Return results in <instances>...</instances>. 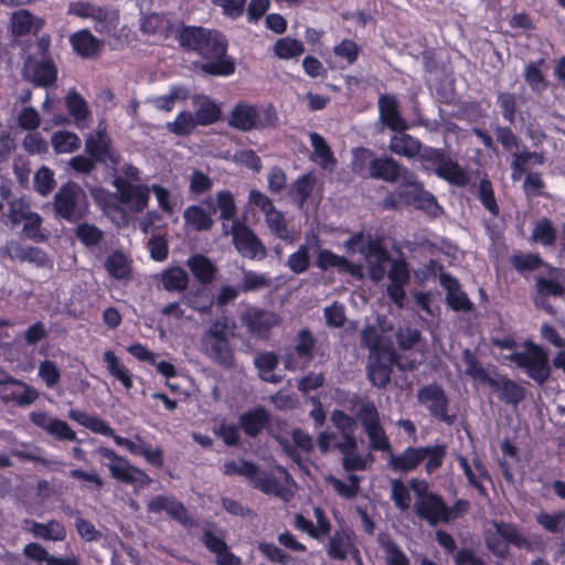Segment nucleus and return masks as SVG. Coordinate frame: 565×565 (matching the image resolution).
<instances>
[{"instance_id": "2f4dec72", "label": "nucleus", "mask_w": 565, "mask_h": 565, "mask_svg": "<svg viewBox=\"0 0 565 565\" xmlns=\"http://www.w3.org/2000/svg\"><path fill=\"white\" fill-rule=\"evenodd\" d=\"M73 50L82 57H92L100 51L102 42L90 31L84 29L70 36Z\"/></svg>"}, {"instance_id": "a211bd4d", "label": "nucleus", "mask_w": 565, "mask_h": 565, "mask_svg": "<svg viewBox=\"0 0 565 565\" xmlns=\"http://www.w3.org/2000/svg\"><path fill=\"white\" fill-rule=\"evenodd\" d=\"M241 321L250 333L264 338L271 328L280 323V318L273 311L248 307L242 313Z\"/></svg>"}, {"instance_id": "412c9836", "label": "nucleus", "mask_w": 565, "mask_h": 565, "mask_svg": "<svg viewBox=\"0 0 565 565\" xmlns=\"http://www.w3.org/2000/svg\"><path fill=\"white\" fill-rule=\"evenodd\" d=\"M39 397V392L29 384L14 377L0 390V398L4 403H14L17 406L26 407Z\"/></svg>"}, {"instance_id": "7c9ffc66", "label": "nucleus", "mask_w": 565, "mask_h": 565, "mask_svg": "<svg viewBox=\"0 0 565 565\" xmlns=\"http://www.w3.org/2000/svg\"><path fill=\"white\" fill-rule=\"evenodd\" d=\"M193 104L196 107L194 117L199 125L209 126L216 122L221 117V108L205 95L193 96Z\"/></svg>"}, {"instance_id": "c85d7f7f", "label": "nucleus", "mask_w": 565, "mask_h": 565, "mask_svg": "<svg viewBox=\"0 0 565 565\" xmlns=\"http://www.w3.org/2000/svg\"><path fill=\"white\" fill-rule=\"evenodd\" d=\"M86 151L97 161L116 163V156L113 153L107 135L98 130L96 135H90L85 142Z\"/></svg>"}, {"instance_id": "79ce46f5", "label": "nucleus", "mask_w": 565, "mask_h": 565, "mask_svg": "<svg viewBox=\"0 0 565 565\" xmlns=\"http://www.w3.org/2000/svg\"><path fill=\"white\" fill-rule=\"evenodd\" d=\"M511 264L519 273L533 271L544 265L542 257L534 253H519L511 257ZM550 268V273L557 271L558 269L545 264Z\"/></svg>"}, {"instance_id": "7ed1b4c3", "label": "nucleus", "mask_w": 565, "mask_h": 565, "mask_svg": "<svg viewBox=\"0 0 565 565\" xmlns=\"http://www.w3.org/2000/svg\"><path fill=\"white\" fill-rule=\"evenodd\" d=\"M227 44L222 34L211 31L202 46L199 55L205 62L199 68L209 75L230 76L235 72V63L226 55Z\"/></svg>"}, {"instance_id": "39448f33", "label": "nucleus", "mask_w": 565, "mask_h": 565, "mask_svg": "<svg viewBox=\"0 0 565 565\" xmlns=\"http://www.w3.org/2000/svg\"><path fill=\"white\" fill-rule=\"evenodd\" d=\"M95 452L107 461L102 463L107 467L110 476L121 482L134 486L135 488H145L151 482V478L140 468L130 465L125 458L107 447H98Z\"/></svg>"}, {"instance_id": "4468645a", "label": "nucleus", "mask_w": 565, "mask_h": 565, "mask_svg": "<svg viewBox=\"0 0 565 565\" xmlns=\"http://www.w3.org/2000/svg\"><path fill=\"white\" fill-rule=\"evenodd\" d=\"M377 109L379 119L375 128L379 132H383L385 128L395 134L406 130L407 124L399 113V103L394 95H381L377 102Z\"/></svg>"}, {"instance_id": "9b49d317", "label": "nucleus", "mask_w": 565, "mask_h": 565, "mask_svg": "<svg viewBox=\"0 0 565 565\" xmlns=\"http://www.w3.org/2000/svg\"><path fill=\"white\" fill-rule=\"evenodd\" d=\"M25 79L38 87H50L57 79V67L51 56L29 55L24 62Z\"/></svg>"}, {"instance_id": "f704fd0d", "label": "nucleus", "mask_w": 565, "mask_h": 565, "mask_svg": "<svg viewBox=\"0 0 565 565\" xmlns=\"http://www.w3.org/2000/svg\"><path fill=\"white\" fill-rule=\"evenodd\" d=\"M211 30L201 26H183L175 32V36L182 47L193 50L200 53V46L203 45Z\"/></svg>"}, {"instance_id": "6ab92c4d", "label": "nucleus", "mask_w": 565, "mask_h": 565, "mask_svg": "<svg viewBox=\"0 0 565 565\" xmlns=\"http://www.w3.org/2000/svg\"><path fill=\"white\" fill-rule=\"evenodd\" d=\"M395 361L394 350H382L369 355L367 375L373 385L383 387L390 382Z\"/></svg>"}, {"instance_id": "e2e57ef3", "label": "nucleus", "mask_w": 565, "mask_h": 565, "mask_svg": "<svg viewBox=\"0 0 565 565\" xmlns=\"http://www.w3.org/2000/svg\"><path fill=\"white\" fill-rule=\"evenodd\" d=\"M356 405V416L364 429L380 425L379 412L373 402L361 398Z\"/></svg>"}, {"instance_id": "bb28decb", "label": "nucleus", "mask_w": 565, "mask_h": 565, "mask_svg": "<svg viewBox=\"0 0 565 565\" xmlns=\"http://www.w3.org/2000/svg\"><path fill=\"white\" fill-rule=\"evenodd\" d=\"M4 253L12 259L28 262L39 267L47 265V256L42 249L33 246H23L15 241L6 244Z\"/></svg>"}, {"instance_id": "cd10ccee", "label": "nucleus", "mask_w": 565, "mask_h": 565, "mask_svg": "<svg viewBox=\"0 0 565 565\" xmlns=\"http://www.w3.org/2000/svg\"><path fill=\"white\" fill-rule=\"evenodd\" d=\"M494 382L497 384L489 386L498 393L501 402L516 406L525 398V388L508 376L494 379Z\"/></svg>"}, {"instance_id": "052dcab7", "label": "nucleus", "mask_w": 565, "mask_h": 565, "mask_svg": "<svg viewBox=\"0 0 565 565\" xmlns=\"http://www.w3.org/2000/svg\"><path fill=\"white\" fill-rule=\"evenodd\" d=\"M316 185V178L313 174L307 173L300 178H298L291 185L290 195L295 198L299 202V205L302 206L307 201L308 196L311 194L313 188Z\"/></svg>"}, {"instance_id": "4be33fe9", "label": "nucleus", "mask_w": 565, "mask_h": 565, "mask_svg": "<svg viewBox=\"0 0 565 565\" xmlns=\"http://www.w3.org/2000/svg\"><path fill=\"white\" fill-rule=\"evenodd\" d=\"M21 527L24 532L32 534L34 537L53 542L64 541L67 533L64 524L55 519L49 520L45 523L24 519Z\"/></svg>"}, {"instance_id": "de8ad7c7", "label": "nucleus", "mask_w": 565, "mask_h": 565, "mask_svg": "<svg viewBox=\"0 0 565 565\" xmlns=\"http://www.w3.org/2000/svg\"><path fill=\"white\" fill-rule=\"evenodd\" d=\"M477 196L482 204V206L493 216H498L500 213V207L495 199L493 185L491 181L484 177L480 179Z\"/></svg>"}, {"instance_id": "8fccbe9b", "label": "nucleus", "mask_w": 565, "mask_h": 565, "mask_svg": "<svg viewBox=\"0 0 565 565\" xmlns=\"http://www.w3.org/2000/svg\"><path fill=\"white\" fill-rule=\"evenodd\" d=\"M352 550V541L349 534L335 532L328 544V555L333 559H345Z\"/></svg>"}, {"instance_id": "a878e982", "label": "nucleus", "mask_w": 565, "mask_h": 565, "mask_svg": "<svg viewBox=\"0 0 565 565\" xmlns=\"http://www.w3.org/2000/svg\"><path fill=\"white\" fill-rule=\"evenodd\" d=\"M43 25V19L32 14L26 9L14 11L10 19V29L12 34L15 36L36 34Z\"/></svg>"}, {"instance_id": "4c0bfd02", "label": "nucleus", "mask_w": 565, "mask_h": 565, "mask_svg": "<svg viewBox=\"0 0 565 565\" xmlns=\"http://www.w3.org/2000/svg\"><path fill=\"white\" fill-rule=\"evenodd\" d=\"M186 265L193 276L201 282H210L216 271L215 265L205 256L195 254L186 260Z\"/></svg>"}, {"instance_id": "c756f323", "label": "nucleus", "mask_w": 565, "mask_h": 565, "mask_svg": "<svg viewBox=\"0 0 565 565\" xmlns=\"http://www.w3.org/2000/svg\"><path fill=\"white\" fill-rule=\"evenodd\" d=\"M317 266L322 270L334 267L342 273H349L352 276L362 277V267L360 265L351 264L347 258L338 256L328 249H321L319 252Z\"/></svg>"}, {"instance_id": "72a5a7b5", "label": "nucleus", "mask_w": 565, "mask_h": 565, "mask_svg": "<svg viewBox=\"0 0 565 565\" xmlns=\"http://www.w3.org/2000/svg\"><path fill=\"white\" fill-rule=\"evenodd\" d=\"M545 162V157L542 152L536 151H521L513 154L511 163L512 179L516 180L522 174L529 173L530 166H542Z\"/></svg>"}, {"instance_id": "c9c22d12", "label": "nucleus", "mask_w": 565, "mask_h": 565, "mask_svg": "<svg viewBox=\"0 0 565 565\" xmlns=\"http://www.w3.org/2000/svg\"><path fill=\"white\" fill-rule=\"evenodd\" d=\"M309 138L313 148V160L323 169L332 170L337 161L326 139L318 132H310Z\"/></svg>"}, {"instance_id": "aec40b11", "label": "nucleus", "mask_w": 565, "mask_h": 565, "mask_svg": "<svg viewBox=\"0 0 565 565\" xmlns=\"http://www.w3.org/2000/svg\"><path fill=\"white\" fill-rule=\"evenodd\" d=\"M565 295L564 286L556 279L537 276L535 278V295L533 303L536 309H542L548 315H554L555 310L548 301V297L562 298Z\"/></svg>"}, {"instance_id": "423d86ee", "label": "nucleus", "mask_w": 565, "mask_h": 565, "mask_svg": "<svg viewBox=\"0 0 565 565\" xmlns=\"http://www.w3.org/2000/svg\"><path fill=\"white\" fill-rule=\"evenodd\" d=\"M426 162L430 163L438 178L450 185L465 188L470 183L468 171L443 149L426 147Z\"/></svg>"}, {"instance_id": "3c124183", "label": "nucleus", "mask_w": 565, "mask_h": 565, "mask_svg": "<svg viewBox=\"0 0 565 565\" xmlns=\"http://www.w3.org/2000/svg\"><path fill=\"white\" fill-rule=\"evenodd\" d=\"M254 364L259 371V375L264 381L271 383L279 382V377L273 374V371L278 364V358L275 353L263 352L258 354L254 360Z\"/></svg>"}, {"instance_id": "b1692460", "label": "nucleus", "mask_w": 565, "mask_h": 565, "mask_svg": "<svg viewBox=\"0 0 565 565\" xmlns=\"http://www.w3.org/2000/svg\"><path fill=\"white\" fill-rule=\"evenodd\" d=\"M200 351L220 365H232L233 352L230 342L202 334L200 338Z\"/></svg>"}, {"instance_id": "f03ea898", "label": "nucleus", "mask_w": 565, "mask_h": 565, "mask_svg": "<svg viewBox=\"0 0 565 565\" xmlns=\"http://www.w3.org/2000/svg\"><path fill=\"white\" fill-rule=\"evenodd\" d=\"M277 120V113L273 106L259 107L239 102L231 110L227 124L239 131H250L273 128Z\"/></svg>"}, {"instance_id": "603ef678", "label": "nucleus", "mask_w": 565, "mask_h": 565, "mask_svg": "<svg viewBox=\"0 0 565 565\" xmlns=\"http://www.w3.org/2000/svg\"><path fill=\"white\" fill-rule=\"evenodd\" d=\"M185 223L196 231L209 230L213 221L205 210L199 205H191L183 212Z\"/></svg>"}, {"instance_id": "864d4df0", "label": "nucleus", "mask_w": 565, "mask_h": 565, "mask_svg": "<svg viewBox=\"0 0 565 565\" xmlns=\"http://www.w3.org/2000/svg\"><path fill=\"white\" fill-rule=\"evenodd\" d=\"M273 51L278 58L290 60L300 56L305 47L300 41L286 36L274 44Z\"/></svg>"}, {"instance_id": "393cba45", "label": "nucleus", "mask_w": 565, "mask_h": 565, "mask_svg": "<svg viewBox=\"0 0 565 565\" xmlns=\"http://www.w3.org/2000/svg\"><path fill=\"white\" fill-rule=\"evenodd\" d=\"M179 21L167 14L151 13L140 20V29L146 34L160 35L164 39L177 32Z\"/></svg>"}, {"instance_id": "20e7f679", "label": "nucleus", "mask_w": 565, "mask_h": 565, "mask_svg": "<svg viewBox=\"0 0 565 565\" xmlns=\"http://www.w3.org/2000/svg\"><path fill=\"white\" fill-rule=\"evenodd\" d=\"M524 351H514L507 356L539 385L545 384L551 376V365L546 351L531 340L523 343Z\"/></svg>"}, {"instance_id": "37998d69", "label": "nucleus", "mask_w": 565, "mask_h": 565, "mask_svg": "<svg viewBox=\"0 0 565 565\" xmlns=\"http://www.w3.org/2000/svg\"><path fill=\"white\" fill-rule=\"evenodd\" d=\"M236 329L235 321L225 315L218 317L202 334L230 342Z\"/></svg>"}, {"instance_id": "09e8293b", "label": "nucleus", "mask_w": 565, "mask_h": 565, "mask_svg": "<svg viewBox=\"0 0 565 565\" xmlns=\"http://www.w3.org/2000/svg\"><path fill=\"white\" fill-rule=\"evenodd\" d=\"M107 370L111 376L117 379L126 390L132 387V379L129 371L120 363L119 359L113 351H106L103 356Z\"/></svg>"}, {"instance_id": "f3484780", "label": "nucleus", "mask_w": 565, "mask_h": 565, "mask_svg": "<svg viewBox=\"0 0 565 565\" xmlns=\"http://www.w3.org/2000/svg\"><path fill=\"white\" fill-rule=\"evenodd\" d=\"M426 403L431 417L439 423L451 426L457 420L456 413H449V398L444 388L436 385H426Z\"/></svg>"}, {"instance_id": "2eb2a0df", "label": "nucleus", "mask_w": 565, "mask_h": 565, "mask_svg": "<svg viewBox=\"0 0 565 565\" xmlns=\"http://www.w3.org/2000/svg\"><path fill=\"white\" fill-rule=\"evenodd\" d=\"M228 234V232H225ZM233 236V243L241 255L246 258H264L266 248L256 237V235L244 224L233 221L230 230Z\"/></svg>"}, {"instance_id": "f8f14e48", "label": "nucleus", "mask_w": 565, "mask_h": 565, "mask_svg": "<svg viewBox=\"0 0 565 565\" xmlns=\"http://www.w3.org/2000/svg\"><path fill=\"white\" fill-rule=\"evenodd\" d=\"M118 202L131 213L142 212L149 204L150 186L143 183L127 184L121 179H114Z\"/></svg>"}, {"instance_id": "c03bdc74", "label": "nucleus", "mask_w": 565, "mask_h": 565, "mask_svg": "<svg viewBox=\"0 0 565 565\" xmlns=\"http://www.w3.org/2000/svg\"><path fill=\"white\" fill-rule=\"evenodd\" d=\"M161 284L168 291H183L189 284V276L181 267H171L161 274Z\"/></svg>"}, {"instance_id": "338daca9", "label": "nucleus", "mask_w": 565, "mask_h": 565, "mask_svg": "<svg viewBox=\"0 0 565 565\" xmlns=\"http://www.w3.org/2000/svg\"><path fill=\"white\" fill-rule=\"evenodd\" d=\"M532 239L544 246H552L555 243L556 231L548 218L544 217L535 224Z\"/></svg>"}, {"instance_id": "f257e3e1", "label": "nucleus", "mask_w": 565, "mask_h": 565, "mask_svg": "<svg viewBox=\"0 0 565 565\" xmlns=\"http://www.w3.org/2000/svg\"><path fill=\"white\" fill-rule=\"evenodd\" d=\"M361 253L369 264L370 276L373 280L380 281L386 275L390 277L391 285L387 287V292L394 302L399 305L404 298L402 287L408 280L406 264L390 258L381 244L371 239L362 245Z\"/></svg>"}, {"instance_id": "dca6fc26", "label": "nucleus", "mask_w": 565, "mask_h": 565, "mask_svg": "<svg viewBox=\"0 0 565 565\" xmlns=\"http://www.w3.org/2000/svg\"><path fill=\"white\" fill-rule=\"evenodd\" d=\"M439 285L446 291V303L456 312H471L475 309L473 302L468 295L461 290L459 280L444 270L439 274Z\"/></svg>"}, {"instance_id": "9d476101", "label": "nucleus", "mask_w": 565, "mask_h": 565, "mask_svg": "<svg viewBox=\"0 0 565 565\" xmlns=\"http://www.w3.org/2000/svg\"><path fill=\"white\" fill-rule=\"evenodd\" d=\"M67 12L82 19H92L95 22L96 31L100 33H110L116 29L118 22L116 12L87 1H72Z\"/></svg>"}, {"instance_id": "0eeeda50", "label": "nucleus", "mask_w": 565, "mask_h": 565, "mask_svg": "<svg viewBox=\"0 0 565 565\" xmlns=\"http://www.w3.org/2000/svg\"><path fill=\"white\" fill-rule=\"evenodd\" d=\"M54 210L64 220L77 222L88 210L85 192L78 184H64L54 195Z\"/></svg>"}, {"instance_id": "6e6d98bb", "label": "nucleus", "mask_w": 565, "mask_h": 565, "mask_svg": "<svg viewBox=\"0 0 565 565\" xmlns=\"http://www.w3.org/2000/svg\"><path fill=\"white\" fill-rule=\"evenodd\" d=\"M463 362L466 365V374L475 380H479L486 384H497L494 377H491L487 370L481 365L478 359L470 352L465 350Z\"/></svg>"}, {"instance_id": "4d7b16f0", "label": "nucleus", "mask_w": 565, "mask_h": 565, "mask_svg": "<svg viewBox=\"0 0 565 565\" xmlns=\"http://www.w3.org/2000/svg\"><path fill=\"white\" fill-rule=\"evenodd\" d=\"M30 204L23 199H15L9 202L8 212L4 214L6 222L18 226L32 213Z\"/></svg>"}, {"instance_id": "5701e85b", "label": "nucleus", "mask_w": 565, "mask_h": 565, "mask_svg": "<svg viewBox=\"0 0 565 565\" xmlns=\"http://www.w3.org/2000/svg\"><path fill=\"white\" fill-rule=\"evenodd\" d=\"M147 511L150 513L166 512L183 525L191 523L184 505L172 495H156L151 498L147 503Z\"/></svg>"}, {"instance_id": "ea45409f", "label": "nucleus", "mask_w": 565, "mask_h": 565, "mask_svg": "<svg viewBox=\"0 0 565 565\" xmlns=\"http://www.w3.org/2000/svg\"><path fill=\"white\" fill-rule=\"evenodd\" d=\"M267 420L268 415L264 408L245 413L239 418L243 430L250 437L257 436L265 427Z\"/></svg>"}, {"instance_id": "a19ab883", "label": "nucleus", "mask_w": 565, "mask_h": 565, "mask_svg": "<svg viewBox=\"0 0 565 565\" xmlns=\"http://www.w3.org/2000/svg\"><path fill=\"white\" fill-rule=\"evenodd\" d=\"M190 96L189 89L182 86H173L169 93L149 99V103L159 110L171 111L175 102H183Z\"/></svg>"}, {"instance_id": "680f3d73", "label": "nucleus", "mask_w": 565, "mask_h": 565, "mask_svg": "<svg viewBox=\"0 0 565 565\" xmlns=\"http://www.w3.org/2000/svg\"><path fill=\"white\" fill-rule=\"evenodd\" d=\"M242 274V290L245 292L262 290L271 285V278L267 274L253 270H243Z\"/></svg>"}, {"instance_id": "1a4fd4ad", "label": "nucleus", "mask_w": 565, "mask_h": 565, "mask_svg": "<svg viewBox=\"0 0 565 565\" xmlns=\"http://www.w3.org/2000/svg\"><path fill=\"white\" fill-rule=\"evenodd\" d=\"M353 156V170L358 173H364L365 164L369 163V175L372 178L393 182L399 177L401 168L392 158H373L372 152L363 148L356 149Z\"/></svg>"}, {"instance_id": "bf43d9fd", "label": "nucleus", "mask_w": 565, "mask_h": 565, "mask_svg": "<svg viewBox=\"0 0 565 565\" xmlns=\"http://www.w3.org/2000/svg\"><path fill=\"white\" fill-rule=\"evenodd\" d=\"M198 125L192 113L181 111L173 121L167 124V129L177 136H186L190 135Z\"/></svg>"}, {"instance_id": "5fc2aeb1", "label": "nucleus", "mask_w": 565, "mask_h": 565, "mask_svg": "<svg viewBox=\"0 0 565 565\" xmlns=\"http://www.w3.org/2000/svg\"><path fill=\"white\" fill-rule=\"evenodd\" d=\"M52 147L56 153H71L81 147V139L71 131H57L52 136Z\"/></svg>"}, {"instance_id": "e433bc0d", "label": "nucleus", "mask_w": 565, "mask_h": 565, "mask_svg": "<svg viewBox=\"0 0 565 565\" xmlns=\"http://www.w3.org/2000/svg\"><path fill=\"white\" fill-rule=\"evenodd\" d=\"M361 343L370 350V355L382 350H394L391 341L375 326H367L361 331Z\"/></svg>"}, {"instance_id": "0e129e2a", "label": "nucleus", "mask_w": 565, "mask_h": 565, "mask_svg": "<svg viewBox=\"0 0 565 565\" xmlns=\"http://www.w3.org/2000/svg\"><path fill=\"white\" fill-rule=\"evenodd\" d=\"M536 522L547 532L557 534L565 529V511L555 513L542 512L537 514Z\"/></svg>"}, {"instance_id": "69168bd1", "label": "nucleus", "mask_w": 565, "mask_h": 565, "mask_svg": "<svg viewBox=\"0 0 565 565\" xmlns=\"http://www.w3.org/2000/svg\"><path fill=\"white\" fill-rule=\"evenodd\" d=\"M310 265V247L307 244H302L299 248L292 253L286 263V266L294 274L305 273Z\"/></svg>"}, {"instance_id": "ddd939ff", "label": "nucleus", "mask_w": 565, "mask_h": 565, "mask_svg": "<svg viewBox=\"0 0 565 565\" xmlns=\"http://www.w3.org/2000/svg\"><path fill=\"white\" fill-rule=\"evenodd\" d=\"M277 472L279 476H276L273 472L260 473L257 470L252 483L256 489L260 490L265 494L288 501L292 497V492L290 490V476L286 469L281 467L277 468Z\"/></svg>"}, {"instance_id": "6e6552de", "label": "nucleus", "mask_w": 565, "mask_h": 565, "mask_svg": "<svg viewBox=\"0 0 565 565\" xmlns=\"http://www.w3.org/2000/svg\"><path fill=\"white\" fill-rule=\"evenodd\" d=\"M427 489L426 483V523L429 525L448 524L468 513V500L458 499L452 507H448L441 495L428 492Z\"/></svg>"}, {"instance_id": "49530a36", "label": "nucleus", "mask_w": 565, "mask_h": 565, "mask_svg": "<svg viewBox=\"0 0 565 565\" xmlns=\"http://www.w3.org/2000/svg\"><path fill=\"white\" fill-rule=\"evenodd\" d=\"M65 104L68 113L76 120L77 126L82 127V122L86 120L90 115L86 100L79 93L71 89L65 97Z\"/></svg>"}, {"instance_id": "473e14b6", "label": "nucleus", "mask_w": 565, "mask_h": 565, "mask_svg": "<svg viewBox=\"0 0 565 565\" xmlns=\"http://www.w3.org/2000/svg\"><path fill=\"white\" fill-rule=\"evenodd\" d=\"M388 467L394 471L408 472L424 460V449L408 447L399 455L390 452Z\"/></svg>"}, {"instance_id": "a18cd8bd", "label": "nucleus", "mask_w": 565, "mask_h": 565, "mask_svg": "<svg viewBox=\"0 0 565 565\" xmlns=\"http://www.w3.org/2000/svg\"><path fill=\"white\" fill-rule=\"evenodd\" d=\"M390 149L397 154L412 158L419 152L420 142L404 131L396 132L392 137Z\"/></svg>"}, {"instance_id": "774afa93", "label": "nucleus", "mask_w": 565, "mask_h": 565, "mask_svg": "<svg viewBox=\"0 0 565 565\" xmlns=\"http://www.w3.org/2000/svg\"><path fill=\"white\" fill-rule=\"evenodd\" d=\"M76 237L85 246H95L103 239V231L90 223H81L75 230Z\"/></svg>"}, {"instance_id": "13d9d810", "label": "nucleus", "mask_w": 565, "mask_h": 565, "mask_svg": "<svg viewBox=\"0 0 565 565\" xmlns=\"http://www.w3.org/2000/svg\"><path fill=\"white\" fill-rule=\"evenodd\" d=\"M108 274L116 279H124L130 274V264L122 253L109 255L105 262Z\"/></svg>"}, {"instance_id": "58836bf2", "label": "nucleus", "mask_w": 565, "mask_h": 565, "mask_svg": "<svg viewBox=\"0 0 565 565\" xmlns=\"http://www.w3.org/2000/svg\"><path fill=\"white\" fill-rule=\"evenodd\" d=\"M398 195L409 205L416 209L423 206V189L422 184L415 180L412 174L404 177V182L398 188Z\"/></svg>"}]
</instances>
